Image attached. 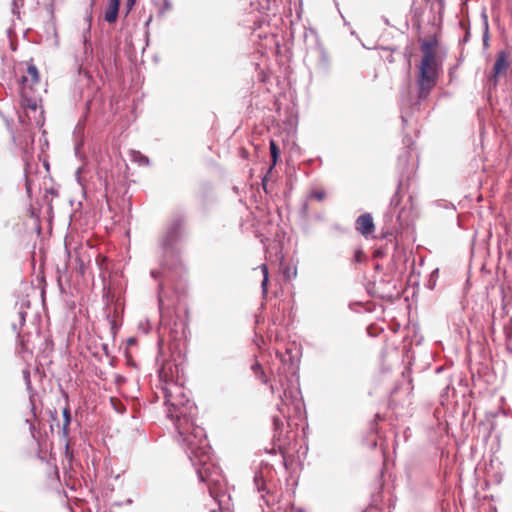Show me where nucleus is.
Segmentation results:
<instances>
[{
  "mask_svg": "<svg viewBox=\"0 0 512 512\" xmlns=\"http://www.w3.org/2000/svg\"><path fill=\"white\" fill-rule=\"evenodd\" d=\"M162 392L167 406V415L178 430L182 441L190 451V458L197 469L198 476L203 482L211 481L210 454L207 439L200 427L194 426V416L197 408L187 396L182 383L162 386Z\"/></svg>",
  "mask_w": 512,
  "mask_h": 512,
  "instance_id": "nucleus-1",
  "label": "nucleus"
},
{
  "mask_svg": "<svg viewBox=\"0 0 512 512\" xmlns=\"http://www.w3.org/2000/svg\"><path fill=\"white\" fill-rule=\"evenodd\" d=\"M418 64V99L426 98L437 85L443 71L444 52L438 28L420 41Z\"/></svg>",
  "mask_w": 512,
  "mask_h": 512,
  "instance_id": "nucleus-2",
  "label": "nucleus"
},
{
  "mask_svg": "<svg viewBox=\"0 0 512 512\" xmlns=\"http://www.w3.org/2000/svg\"><path fill=\"white\" fill-rule=\"evenodd\" d=\"M46 92L40 81V74L34 64L27 66L21 81V106L27 111V116L33 118L37 124L42 120V111L38 112L41 103V92Z\"/></svg>",
  "mask_w": 512,
  "mask_h": 512,
  "instance_id": "nucleus-3",
  "label": "nucleus"
},
{
  "mask_svg": "<svg viewBox=\"0 0 512 512\" xmlns=\"http://www.w3.org/2000/svg\"><path fill=\"white\" fill-rule=\"evenodd\" d=\"M180 368L173 361H165L160 370L159 378L162 382V386L171 384H180Z\"/></svg>",
  "mask_w": 512,
  "mask_h": 512,
  "instance_id": "nucleus-4",
  "label": "nucleus"
},
{
  "mask_svg": "<svg viewBox=\"0 0 512 512\" xmlns=\"http://www.w3.org/2000/svg\"><path fill=\"white\" fill-rule=\"evenodd\" d=\"M356 230L364 237L370 236L375 231V225L371 214L360 215L355 222Z\"/></svg>",
  "mask_w": 512,
  "mask_h": 512,
  "instance_id": "nucleus-5",
  "label": "nucleus"
},
{
  "mask_svg": "<svg viewBox=\"0 0 512 512\" xmlns=\"http://www.w3.org/2000/svg\"><path fill=\"white\" fill-rule=\"evenodd\" d=\"M508 66V55L504 51L499 52L493 66L492 79L494 80L495 84L498 81V77L507 70Z\"/></svg>",
  "mask_w": 512,
  "mask_h": 512,
  "instance_id": "nucleus-6",
  "label": "nucleus"
},
{
  "mask_svg": "<svg viewBox=\"0 0 512 512\" xmlns=\"http://www.w3.org/2000/svg\"><path fill=\"white\" fill-rule=\"evenodd\" d=\"M269 148H270V154H271V159H272V164L268 170V173L265 175V177L263 178L262 180V186H263V189L266 191V182H267V178H268V174L271 173V171L273 170V168L275 167L276 163L278 162V159H279V148L276 144V142L274 140H271L270 143H269Z\"/></svg>",
  "mask_w": 512,
  "mask_h": 512,
  "instance_id": "nucleus-7",
  "label": "nucleus"
},
{
  "mask_svg": "<svg viewBox=\"0 0 512 512\" xmlns=\"http://www.w3.org/2000/svg\"><path fill=\"white\" fill-rule=\"evenodd\" d=\"M119 3L117 0H110L105 8L104 19L108 23H114L118 17Z\"/></svg>",
  "mask_w": 512,
  "mask_h": 512,
  "instance_id": "nucleus-8",
  "label": "nucleus"
},
{
  "mask_svg": "<svg viewBox=\"0 0 512 512\" xmlns=\"http://www.w3.org/2000/svg\"><path fill=\"white\" fill-rule=\"evenodd\" d=\"M251 369L258 380H260L263 384H267L268 379L260 363L255 362Z\"/></svg>",
  "mask_w": 512,
  "mask_h": 512,
  "instance_id": "nucleus-9",
  "label": "nucleus"
},
{
  "mask_svg": "<svg viewBox=\"0 0 512 512\" xmlns=\"http://www.w3.org/2000/svg\"><path fill=\"white\" fill-rule=\"evenodd\" d=\"M63 418H64L63 434H64V436H67L68 433H69V425H70V422H71V415H70L69 407H65L63 409Z\"/></svg>",
  "mask_w": 512,
  "mask_h": 512,
  "instance_id": "nucleus-10",
  "label": "nucleus"
},
{
  "mask_svg": "<svg viewBox=\"0 0 512 512\" xmlns=\"http://www.w3.org/2000/svg\"><path fill=\"white\" fill-rule=\"evenodd\" d=\"M261 270L263 273V280H262L261 286H262L263 291L266 292L268 280H269L268 279V276H269L268 267L265 264H263V265H261Z\"/></svg>",
  "mask_w": 512,
  "mask_h": 512,
  "instance_id": "nucleus-11",
  "label": "nucleus"
},
{
  "mask_svg": "<svg viewBox=\"0 0 512 512\" xmlns=\"http://www.w3.org/2000/svg\"><path fill=\"white\" fill-rule=\"evenodd\" d=\"M310 196L314 199H316L317 201H322L325 199L326 197V193L324 190L322 189H317V190H313L310 194Z\"/></svg>",
  "mask_w": 512,
  "mask_h": 512,
  "instance_id": "nucleus-12",
  "label": "nucleus"
},
{
  "mask_svg": "<svg viewBox=\"0 0 512 512\" xmlns=\"http://www.w3.org/2000/svg\"><path fill=\"white\" fill-rule=\"evenodd\" d=\"M110 402L117 412L122 413L124 411L125 408L118 398L112 397Z\"/></svg>",
  "mask_w": 512,
  "mask_h": 512,
  "instance_id": "nucleus-13",
  "label": "nucleus"
},
{
  "mask_svg": "<svg viewBox=\"0 0 512 512\" xmlns=\"http://www.w3.org/2000/svg\"><path fill=\"white\" fill-rule=\"evenodd\" d=\"M296 275H297L296 268L288 266L284 269V276L286 279H291L293 277H296Z\"/></svg>",
  "mask_w": 512,
  "mask_h": 512,
  "instance_id": "nucleus-14",
  "label": "nucleus"
},
{
  "mask_svg": "<svg viewBox=\"0 0 512 512\" xmlns=\"http://www.w3.org/2000/svg\"><path fill=\"white\" fill-rule=\"evenodd\" d=\"M366 259V255L362 249H357L354 253V260L357 263H361Z\"/></svg>",
  "mask_w": 512,
  "mask_h": 512,
  "instance_id": "nucleus-15",
  "label": "nucleus"
},
{
  "mask_svg": "<svg viewBox=\"0 0 512 512\" xmlns=\"http://www.w3.org/2000/svg\"><path fill=\"white\" fill-rule=\"evenodd\" d=\"M437 274H438V269L434 270L431 273V279L429 280V285H428L430 289H433L435 286Z\"/></svg>",
  "mask_w": 512,
  "mask_h": 512,
  "instance_id": "nucleus-16",
  "label": "nucleus"
},
{
  "mask_svg": "<svg viewBox=\"0 0 512 512\" xmlns=\"http://www.w3.org/2000/svg\"><path fill=\"white\" fill-rule=\"evenodd\" d=\"M255 483L259 490L264 489V480L262 476H255Z\"/></svg>",
  "mask_w": 512,
  "mask_h": 512,
  "instance_id": "nucleus-17",
  "label": "nucleus"
},
{
  "mask_svg": "<svg viewBox=\"0 0 512 512\" xmlns=\"http://www.w3.org/2000/svg\"><path fill=\"white\" fill-rule=\"evenodd\" d=\"M274 425L276 428H278L280 425H282V421L278 417H274Z\"/></svg>",
  "mask_w": 512,
  "mask_h": 512,
  "instance_id": "nucleus-18",
  "label": "nucleus"
},
{
  "mask_svg": "<svg viewBox=\"0 0 512 512\" xmlns=\"http://www.w3.org/2000/svg\"><path fill=\"white\" fill-rule=\"evenodd\" d=\"M134 3H135V0H127L126 5L130 9L134 5Z\"/></svg>",
  "mask_w": 512,
  "mask_h": 512,
  "instance_id": "nucleus-19",
  "label": "nucleus"
},
{
  "mask_svg": "<svg viewBox=\"0 0 512 512\" xmlns=\"http://www.w3.org/2000/svg\"><path fill=\"white\" fill-rule=\"evenodd\" d=\"M174 228L175 229H179L181 227V222L180 221H177L173 224Z\"/></svg>",
  "mask_w": 512,
  "mask_h": 512,
  "instance_id": "nucleus-20",
  "label": "nucleus"
},
{
  "mask_svg": "<svg viewBox=\"0 0 512 512\" xmlns=\"http://www.w3.org/2000/svg\"><path fill=\"white\" fill-rule=\"evenodd\" d=\"M407 372L411 373V361H409V366L407 367Z\"/></svg>",
  "mask_w": 512,
  "mask_h": 512,
  "instance_id": "nucleus-21",
  "label": "nucleus"
},
{
  "mask_svg": "<svg viewBox=\"0 0 512 512\" xmlns=\"http://www.w3.org/2000/svg\"><path fill=\"white\" fill-rule=\"evenodd\" d=\"M406 358H407V359H412V358H413V356H411V357H410V356H409V354L407 353Z\"/></svg>",
  "mask_w": 512,
  "mask_h": 512,
  "instance_id": "nucleus-22",
  "label": "nucleus"
},
{
  "mask_svg": "<svg viewBox=\"0 0 512 512\" xmlns=\"http://www.w3.org/2000/svg\"><path fill=\"white\" fill-rule=\"evenodd\" d=\"M117 2L120 4V0H117Z\"/></svg>",
  "mask_w": 512,
  "mask_h": 512,
  "instance_id": "nucleus-23",
  "label": "nucleus"
}]
</instances>
